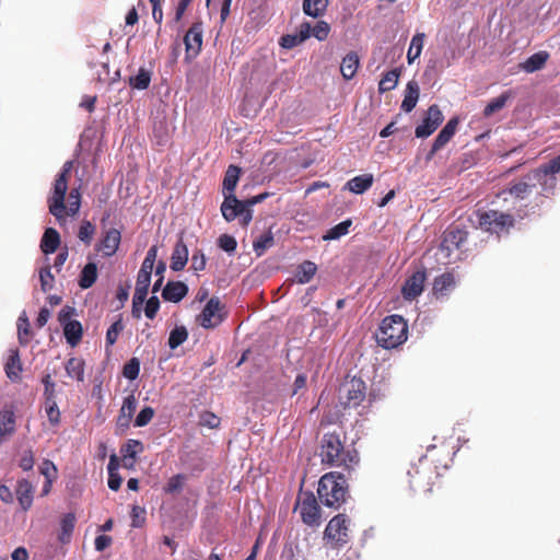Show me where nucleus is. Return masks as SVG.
<instances>
[{"mask_svg":"<svg viewBox=\"0 0 560 560\" xmlns=\"http://www.w3.org/2000/svg\"><path fill=\"white\" fill-rule=\"evenodd\" d=\"M318 456L324 466L339 468L348 476L360 464V455L353 443H347L342 430H334L323 434L318 445Z\"/></svg>","mask_w":560,"mask_h":560,"instance_id":"nucleus-1","label":"nucleus"},{"mask_svg":"<svg viewBox=\"0 0 560 560\" xmlns=\"http://www.w3.org/2000/svg\"><path fill=\"white\" fill-rule=\"evenodd\" d=\"M317 494L325 506L338 510L349 495L345 472L330 471L322 476L318 481Z\"/></svg>","mask_w":560,"mask_h":560,"instance_id":"nucleus-2","label":"nucleus"},{"mask_svg":"<svg viewBox=\"0 0 560 560\" xmlns=\"http://www.w3.org/2000/svg\"><path fill=\"white\" fill-rule=\"evenodd\" d=\"M408 338V324L401 315L386 316L375 332V339L384 349H395Z\"/></svg>","mask_w":560,"mask_h":560,"instance_id":"nucleus-3","label":"nucleus"},{"mask_svg":"<svg viewBox=\"0 0 560 560\" xmlns=\"http://www.w3.org/2000/svg\"><path fill=\"white\" fill-rule=\"evenodd\" d=\"M408 483L415 492H431L439 472L429 455H423L407 472Z\"/></svg>","mask_w":560,"mask_h":560,"instance_id":"nucleus-4","label":"nucleus"},{"mask_svg":"<svg viewBox=\"0 0 560 560\" xmlns=\"http://www.w3.org/2000/svg\"><path fill=\"white\" fill-rule=\"evenodd\" d=\"M559 173L560 154L527 173L525 179L533 182L534 187L539 185L540 194L545 197H549L555 194L558 184L557 174Z\"/></svg>","mask_w":560,"mask_h":560,"instance_id":"nucleus-5","label":"nucleus"},{"mask_svg":"<svg viewBox=\"0 0 560 560\" xmlns=\"http://www.w3.org/2000/svg\"><path fill=\"white\" fill-rule=\"evenodd\" d=\"M477 226L483 232L497 234L509 233L514 226L515 220L511 213L499 210L476 211Z\"/></svg>","mask_w":560,"mask_h":560,"instance_id":"nucleus-6","label":"nucleus"},{"mask_svg":"<svg viewBox=\"0 0 560 560\" xmlns=\"http://www.w3.org/2000/svg\"><path fill=\"white\" fill-rule=\"evenodd\" d=\"M294 512H299L302 522L308 527L317 528L322 524V509L312 491L299 492Z\"/></svg>","mask_w":560,"mask_h":560,"instance_id":"nucleus-7","label":"nucleus"},{"mask_svg":"<svg viewBox=\"0 0 560 560\" xmlns=\"http://www.w3.org/2000/svg\"><path fill=\"white\" fill-rule=\"evenodd\" d=\"M221 212L228 222L238 218L240 224L244 228H246L253 219L252 209L248 208L245 200H238L234 194H228L224 196V200L221 205Z\"/></svg>","mask_w":560,"mask_h":560,"instance_id":"nucleus-8","label":"nucleus"},{"mask_svg":"<svg viewBox=\"0 0 560 560\" xmlns=\"http://www.w3.org/2000/svg\"><path fill=\"white\" fill-rule=\"evenodd\" d=\"M324 538L331 541L335 548H341L349 542V518L346 514H337L328 522Z\"/></svg>","mask_w":560,"mask_h":560,"instance_id":"nucleus-9","label":"nucleus"},{"mask_svg":"<svg viewBox=\"0 0 560 560\" xmlns=\"http://www.w3.org/2000/svg\"><path fill=\"white\" fill-rule=\"evenodd\" d=\"M68 177H65L63 175H57L54 183L52 195L47 200L49 212L58 221L65 219V198L68 190Z\"/></svg>","mask_w":560,"mask_h":560,"instance_id":"nucleus-10","label":"nucleus"},{"mask_svg":"<svg viewBox=\"0 0 560 560\" xmlns=\"http://www.w3.org/2000/svg\"><path fill=\"white\" fill-rule=\"evenodd\" d=\"M223 310L224 305L219 298H211L197 318L199 325L206 329L219 326L226 316L225 313H222Z\"/></svg>","mask_w":560,"mask_h":560,"instance_id":"nucleus-11","label":"nucleus"},{"mask_svg":"<svg viewBox=\"0 0 560 560\" xmlns=\"http://www.w3.org/2000/svg\"><path fill=\"white\" fill-rule=\"evenodd\" d=\"M444 116L436 104L429 106L422 122L416 127L415 135L417 138H428L442 124Z\"/></svg>","mask_w":560,"mask_h":560,"instance_id":"nucleus-12","label":"nucleus"},{"mask_svg":"<svg viewBox=\"0 0 560 560\" xmlns=\"http://www.w3.org/2000/svg\"><path fill=\"white\" fill-rule=\"evenodd\" d=\"M202 23L195 22L184 36L186 57L195 58L199 55L202 46Z\"/></svg>","mask_w":560,"mask_h":560,"instance_id":"nucleus-13","label":"nucleus"},{"mask_svg":"<svg viewBox=\"0 0 560 560\" xmlns=\"http://www.w3.org/2000/svg\"><path fill=\"white\" fill-rule=\"evenodd\" d=\"M425 280L427 273L424 270H417L409 276L401 288L404 299L411 301L418 298L423 292Z\"/></svg>","mask_w":560,"mask_h":560,"instance_id":"nucleus-14","label":"nucleus"},{"mask_svg":"<svg viewBox=\"0 0 560 560\" xmlns=\"http://www.w3.org/2000/svg\"><path fill=\"white\" fill-rule=\"evenodd\" d=\"M458 118L453 117L451 118L446 125L442 128V130L436 136L431 150L427 154V161L432 160V158L435 155L436 152H439L441 149H443L450 140L453 138V136L456 132L457 126H458Z\"/></svg>","mask_w":560,"mask_h":560,"instance_id":"nucleus-15","label":"nucleus"},{"mask_svg":"<svg viewBox=\"0 0 560 560\" xmlns=\"http://www.w3.org/2000/svg\"><path fill=\"white\" fill-rule=\"evenodd\" d=\"M120 242V231L117 229H109L96 245V250L102 252L103 257H112L118 250Z\"/></svg>","mask_w":560,"mask_h":560,"instance_id":"nucleus-16","label":"nucleus"},{"mask_svg":"<svg viewBox=\"0 0 560 560\" xmlns=\"http://www.w3.org/2000/svg\"><path fill=\"white\" fill-rule=\"evenodd\" d=\"M16 418L12 407L0 410V444L8 441L14 433Z\"/></svg>","mask_w":560,"mask_h":560,"instance_id":"nucleus-17","label":"nucleus"},{"mask_svg":"<svg viewBox=\"0 0 560 560\" xmlns=\"http://www.w3.org/2000/svg\"><path fill=\"white\" fill-rule=\"evenodd\" d=\"M467 232L454 226L450 228L444 232L443 240L441 242V249L451 252L453 248H459L467 241Z\"/></svg>","mask_w":560,"mask_h":560,"instance_id":"nucleus-18","label":"nucleus"},{"mask_svg":"<svg viewBox=\"0 0 560 560\" xmlns=\"http://www.w3.org/2000/svg\"><path fill=\"white\" fill-rule=\"evenodd\" d=\"M346 406L357 407L365 398V384L361 380H351L347 385Z\"/></svg>","mask_w":560,"mask_h":560,"instance_id":"nucleus-19","label":"nucleus"},{"mask_svg":"<svg viewBox=\"0 0 560 560\" xmlns=\"http://www.w3.org/2000/svg\"><path fill=\"white\" fill-rule=\"evenodd\" d=\"M137 409V399L135 395H128L125 397L119 415L117 417V427L128 429Z\"/></svg>","mask_w":560,"mask_h":560,"instance_id":"nucleus-20","label":"nucleus"},{"mask_svg":"<svg viewBox=\"0 0 560 560\" xmlns=\"http://www.w3.org/2000/svg\"><path fill=\"white\" fill-rule=\"evenodd\" d=\"M188 293V287L182 281H168L162 291L165 301L178 303Z\"/></svg>","mask_w":560,"mask_h":560,"instance_id":"nucleus-21","label":"nucleus"},{"mask_svg":"<svg viewBox=\"0 0 560 560\" xmlns=\"http://www.w3.org/2000/svg\"><path fill=\"white\" fill-rule=\"evenodd\" d=\"M188 248L180 236L173 248L171 256V269L173 271L183 270L188 261Z\"/></svg>","mask_w":560,"mask_h":560,"instance_id":"nucleus-22","label":"nucleus"},{"mask_svg":"<svg viewBox=\"0 0 560 560\" xmlns=\"http://www.w3.org/2000/svg\"><path fill=\"white\" fill-rule=\"evenodd\" d=\"M141 452H143V444L139 440H128L120 448L124 466L132 467L137 455Z\"/></svg>","mask_w":560,"mask_h":560,"instance_id":"nucleus-23","label":"nucleus"},{"mask_svg":"<svg viewBox=\"0 0 560 560\" xmlns=\"http://www.w3.org/2000/svg\"><path fill=\"white\" fill-rule=\"evenodd\" d=\"M4 371L7 376L11 381L14 382L20 380V375L22 372V363L19 349H11L9 351V357L4 365Z\"/></svg>","mask_w":560,"mask_h":560,"instance_id":"nucleus-24","label":"nucleus"},{"mask_svg":"<svg viewBox=\"0 0 560 560\" xmlns=\"http://www.w3.org/2000/svg\"><path fill=\"white\" fill-rule=\"evenodd\" d=\"M60 245V235L54 228H47L40 241V249L45 255L55 253Z\"/></svg>","mask_w":560,"mask_h":560,"instance_id":"nucleus-25","label":"nucleus"},{"mask_svg":"<svg viewBox=\"0 0 560 560\" xmlns=\"http://www.w3.org/2000/svg\"><path fill=\"white\" fill-rule=\"evenodd\" d=\"M373 182L374 177L370 173L358 175L347 182L346 189L353 194L361 195L371 188Z\"/></svg>","mask_w":560,"mask_h":560,"instance_id":"nucleus-26","label":"nucleus"},{"mask_svg":"<svg viewBox=\"0 0 560 560\" xmlns=\"http://www.w3.org/2000/svg\"><path fill=\"white\" fill-rule=\"evenodd\" d=\"M33 492H34L33 486L28 480L22 479L18 482V487H16L18 501L24 511H27L32 506Z\"/></svg>","mask_w":560,"mask_h":560,"instance_id":"nucleus-27","label":"nucleus"},{"mask_svg":"<svg viewBox=\"0 0 560 560\" xmlns=\"http://www.w3.org/2000/svg\"><path fill=\"white\" fill-rule=\"evenodd\" d=\"M360 66V58L355 51L348 52L341 61L340 72L345 80H351Z\"/></svg>","mask_w":560,"mask_h":560,"instance_id":"nucleus-28","label":"nucleus"},{"mask_svg":"<svg viewBox=\"0 0 560 560\" xmlns=\"http://www.w3.org/2000/svg\"><path fill=\"white\" fill-rule=\"evenodd\" d=\"M419 85L416 81H409L405 90V96L401 103V109L410 113L417 105L419 100Z\"/></svg>","mask_w":560,"mask_h":560,"instance_id":"nucleus-29","label":"nucleus"},{"mask_svg":"<svg viewBox=\"0 0 560 560\" xmlns=\"http://www.w3.org/2000/svg\"><path fill=\"white\" fill-rule=\"evenodd\" d=\"M317 271V266L311 260H304L296 267L294 279L300 284L308 283Z\"/></svg>","mask_w":560,"mask_h":560,"instance_id":"nucleus-30","label":"nucleus"},{"mask_svg":"<svg viewBox=\"0 0 560 560\" xmlns=\"http://www.w3.org/2000/svg\"><path fill=\"white\" fill-rule=\"evenodd\" d=\"M455 285V276L452 272H445L434 279L433 291L435 294L446 295Z\"/></svg>","mask_w":560,"mask_h":560,"instance_id":"nucleus-31","label":"nucleus"},{"mask_svg":"<svg viewBox=\"0 0 560 560\" xmlns=\"http://www.w3.org/2000/svg\"><path fill=\"white\" fill-rule=\"evenodd\" d=\"M84 360L78 357L70 358L65 365L67 375L73 380H77L78 382L84 381Z\"/></svg>","mask_w":560,"mask_h":560,"instance_id":"nucleus-32","label":"nucleus"},{"mask_svg":"<svg viewBox=\"0 0 560 560\" xmlns=\"http://www.w3.org/2000/svg\"><path fill=\"white\" fill-rule=\"evenodd\" d=\"M63 335L67 342L71 347H75L82 339L83 328L79 320H72L71 323H66L63 326Z\"/></svg>","mask_w":560,"mask_h":560,"instance_id":"nucleus-33","label":"nucleus"},{"mask_svg":"<svg viewBox=\"0 0 560 560\" xmlns=\"http://www.w3.org/2000/svg\"><path fill=\"white\" fill-rule=\"evenodd\" d=\"M97 280V266L95 262H88L81 270L79 277V287L81 289L91 288Z\"/></svg>","mask_w":560,"mask_h":560,"instance_id":"nucleus-34","label":"nucleus"},{"mask_svg":"<svg viewBox=\"0 0 560 560\" xmlns=\"http://www.w3.org/2000/svg\"><path fill=\"white\" fill-rule=\"evenodd\" d=\"M329 5V0H303V12L312 18L324 15Z\"/></svg>","mask_w":560,"mask_h":560,"instance_id":"nucleus-35","label":"nucleus"},{"mask_svg":"<svg viewBox=\"0 0 560 560\" xmlns=\"http://www.w3.org/2000/svg\"><path fill=\"white\" fill-rule=\"evenodd\" d=\"M75 515L73 513H67L63 515L60 522V534L58 539L62 544H67L70 541L74 526H75Z\"/></svg>","mask_w":560,"mask_h":560,"instance_id":"nucleus-36","label":"nucleus"},{"mask_svg":"<svg viewBox=\"0 0 560 560\" xmlns=\"http://www.w3.org/2000/svg\"><path fill=\"white\" fill-rule=\"evenodd\" d=\"M241 168L236 165H230L225 171L223 178V194H233L240 179Z\"/></svg>","mask_w":560,"mask_h":560,"instance_id":"nucleus-37","label":"nucleus"},{"mask_svg":"<svg viewBox=\"0 0 560 560\" xmlns=\"http://www.w3.org/2000/svg\"><path fill=\"white\" fill-rule=\"evenodd\" d=\"M548 58L549 54L547 51H538L526 59V61L523 63V69L527 73L538 71L545 66Z\"/></svg>","mask_w":560,"mask_h":560,"instance_id":"nucleus-38","label":"nucleus"},{"mask_svg":"<svg viewBox=\"0 0 560 560\" xmlns=\"http://www.w3.org/2000/svg\"><path fill=\"white\" fill-rule=\"evenodd\" d=\"M533 188V182L525 179L524 176L522 180L511 184L508 191L515 198L524 199L532 192Z\"/></svg>","mask_w":560,"mask_h":560,"instance_id":"nucleus-39","label":"nucleus"},{"mask_svg":"<svg viewBox=\"0 0 560 560\" xmlns=\"http://www.w3.org/2000/svg\"><path fill=\"white\" fill-rule=\"evenodd\" d=\"M129 85L136 90H145L151 83V72L144 68H140L136 75L129 77Z\"/></svg>","mask_w":560,"mask_h":560,"instance_id":"nucleus-40","label":"nucleus"},{"mask_svg":"<svg viewBox=\"0 0 560 560\" xmlns=\"http://www.w3.org/2000/svg\"><path fill=\"white\" fill-rule=\"evenodd\" d=\"M424 33H417L411 38L410 46L407 52L408 63H412L417 58L420 57L424 44Z\"/></svg>","mask_w":560,"mask_h":560,"instance_id":"nucleus-41","label":"nucleus"},{"mask_svg":"<svg viewBox=\"0 0 560 560\" xmlns=\"http://www.w3.org/2000/svg\"><path fill=\"white\" fill-rule=\"evenodd\" d=\"M400 75V71L398 69H393L387 71L378 83V92L385 93L392 91L396 88L398 83V79Z\"/></svg>","mask_w":560,"mask_h":560,"instance_id":"nucleus-42","label":"nucleus"},{"mask_svg":"<svg viewBox=\"0 0 560 560\" xmlns=\"http://www.w3.org/2000/svg\"><path fill=\"white\" fill-rule=\"evenodd\" d=\"M31 324L25 313L18 318V338L21 346H27L31 338Z\"/></svg>","mask_w":560,"mask_h":560,"instance_id":"nucleus-43","label":"nucleus"},{"mask_svg":"<svg viewBox=\"0 0 560 560\" xmlns=\"http://www.w3.org/2000/svg\"><path fill=\"white\" fill-rule=\"evenodd\" d=\"M352 225V220L347 219L337 225L329 229L326 234L323 236L324 241H332L338 240L343 235H347L349 233V229Z\"/></svg>","mask_w":560,"mask_h":560,"instance_id":"nucleus-44","label":"nucleus"},{"mask_svg":"<svg viewBox=\"0 0 560 560\" xmlns=\"http://www.w3.org/2000/svg\"><path fill=\"white\" fill-rule=\"evenodd\" d=\"M81 207V192L80 187L72 188L68 196V206L65 210V217L70 215L74 217L80 211Z\"/></svg>","mask_w":560,"mask_h":560,"instance_id":"nucleus-45","label":"nucleus"},{"mask_svg":"<svg viewBox=\"0 0 560 560\" xmlns=\"http://www.w3.org/2000/svg\"><path fill=\"white\" fill-rule=\"evenodd\" d=\"M273 243H275L273 234L269 230V231L265 232L264 234H261L256 241H254L253 247H254L255 253L258 256H261L266 252V249L270 248L273 245Z\"/></svg>","mask_w":560,"mask_h":560,"instance_id":"nucleus-46","label":"nucleus"},{"mask_svg":"<svg viewBox=\"0 0 560 560\" xmlns=\"http://www.w3.org/2000/svg\"><path fill=\"white\" fill-rule=\"evenodd\" d=\"M188 338V331L185 326H176L170 332L168 347L174 350L183 345Z\"/></svg>","mask_w":560,"mask_h":560,"instance_id":"nucleus-47","label":"nucleus"},{"mask_svg":"<svg viewBox=\"0 0 560 560\" xmlns=\"http://www.w3.org/2000/svg\"><path fill=\"white\" fill-rule=\"evenodd\" d=\"M151 278L148 277H137L136 289L133 293V298L138 303H143L148 295V290L150 285Z\"/></svg>","mask_w":560,"mask_h":560,"instance_id":"nucleus-48","label":"nucleus"},{"mask_svg":"<svg viewBox=\"0 0 560 560\" xmlns=\"http://www.w3.org/2000/svg\"><path fill=\"white\" fill-rule=\"evenodd\" d=\"M125 325L121 316L115 320L106 331V346L112 347L116 343L119 334L124 330Z\"/></svg>","mask_w":560,"mask_h":560,"instance_id":"nucleus-49","label":"nucleus"},{"mask_svg":"<svg viewBox=\"0 0 560 560\" xmlns=\"http://www.w3.org/2000/svg\"><path fill=\"white\" fill-rule=\"evenodd\" d=\"M40 290L46 293L54 288L55 277L51 273V267L49 265L40 268L39 270Z\"/></svg>","mask_w":560,"mask_h":560,"instance_id":"nucleus-50","label":"nucleus"},{"mask_svg":"<svg viewBox=\"0 0 560 560\" xmlns=\"http://www.w3.org/2000/svg\"><path fill=\"white\" fill-rule=\"evenodd\" d=\"M221 424V419L212 411H202L199 416V425L209 429H218Z\"/></svg>","mask_w":560,"mask_h":560,"instance_id":"nucleus-51","label":"nucleus"},{"mask_svg":"<svg viewBox=\"0 0 560 560\" xmlns=\"http://www.w3.org/2000/svg\"><path fill=\"white\" fill-rule=\"evenodd\" d=\"M45 410L51 425H57L60 423V411L56 399L45 400Z\"/></svg>","mask_w":560,"mask_h":560,"instance_id":"nucleus-52","label":"nucleus"},{"mask_svg":"<svg viewBox=\"0 0 560 560\" xmlns=\"http://www.w3.org/2000/svg\"><path fill=\"white\" fill-rule=\"evenodd\" d=\"M94 233L95 226L90 221H82L78 232L79 240L82 241L84 244L90 245Z\"/></svg>","mask_w":560,"mask_h":560,"instance_id":"nucleus-53","label":"nucleus"},{"mask_svg":"<svg viewBox=\"0 0 560 560\" xmlns=\"http://www.w3.org/2000/svg\"><path fill=\"white\" fill-rule=\"evenodd\" d=\"M186 477L182 474H177L171 477L164 487V492L168 494H174L179 492L185 483Z\"/></svg>","mask_w":560,"mask_h":560,"instance_id":"nucleus-54","label":"nucleus"},{"mask_svg":"<svg viewBox=\"0 0 560 560\" xmlns=\"http://www.w3.org/2000/svg\"><path fill=\"white\" fill-rule=\"evenodd\" d=\"M508 98L509 96L506 94H502L499 97L491 100L485 107L483 115L489 117L495 112L502 109L505 106Z\"/></svg>","mask_w":560,"mask_h":560,"instance_id":"nucleus-55","label":"nucleus"},{"mask_svg":"<svg viewBox=\"0 0 560 560\" xmlns=\"http://www.w3.org/2000/svg\"><path fill=\"white\" fill-rule=\"evenodd\" d=\"M139 373H140V362H139V360L137 358L130 359L124 365L122 375L126 378H128L130 381H133V380H136L139 376Z\"/></svg>","mask_w":560,"mask_h":560,"instance_id":"nucleus-56","label":"nucleus"},{"mask_svg":"<svg viewBox=\"0 0 560 560\" xmlns=\"http://www.w3.org/2000/svg\"><path fill=\"white\" fill-rule=\"evenodd\" d=\"M218 246L222 250H224L229 254H233L236 250L237 242H236L235 237H233L232 235L222 234L218 238Z\"/></svg>","mask_w":560,"mask_h":560,"instance_id":"nucleus-57","label":"nucleus"},{"mask_svg":"<svg viewBox=\"0 0 560 560\" xmlns=\"http://www.w3.org/2000/svg\"><path fill=\"white\" fill-rule=\"evenodd\" d=\"M154 409L152 407H144L140 410L135 420V427H144L147 425L154 417Z\"/></svg>","mask_w":560,"mask_h":560,"instance_id":"nucleus-58","label":"nucleus"},{"mask_svg":"<svg viewBox=\"0 0 560 560\" xmlns=\"http://www.w3.org/2000/svg\"><path fill=\"white\" fill-rule=\"evenodd\" d=\"M131 526L135 528L142 527L145 522V510L138 505H133L130 513Z\"/></svg>","mask_w":560,"mask_h":560,"instance_id":"nucleus-59","label":"nucleus"},{"mask_svg":"<svg viewBox=\"0 0 560 560\" xmlns=\"http://www.w3.org/2000/svg\"><path fill=\"white\" fill-rule=\"evenodd\" d=\"M330 32V26L325 21H318L313 27H312V35L317 38L318 40H325Z\"/></svg>","mask_w":560,"mask_h":560,"instance_id":"nucleus-60","label":"nucleus"},{"mask_svg":"<svg viewBox=\"0 0 560 560\" xmlns=\"http://www.w3.org/2000/svg\"><path fill=\"white\" fill-rule=\"evenodd\" d=\"M207 259L201 249H196L191 257V268L195 271H202L206 269Z\"/></svg>","mask_w":560,"mask_h":560,"instance_id":"nucleus-61","label":"nucleus"},{"mask_svg":"<svg viewBox=\"0 0 560 560\" xmlns=\"http://www.w3.org/2000/svg\"><path fill=\"white\" fill-rule=\"evenodd\" d=\"M42 383L44 384V397L45 400L47 399H56V392H55V383L51 380L50 374H46L42 378Z\"/></svg>","mask_w":560,"mask_h":560,"instance_id":"nucleus-62","label":"nucleus"},{"mask_svg":"<svg viewBox=\"0 0 560 560\" xmlns=\"http://www.w3.org/2000/svg\"><path fill=\"white\" fill-rule=\"evenodd\" d=\"M160 308V300L158 296H151L145 304L144 314L148 318L153 319Z\"/></svg>","mask_w":560,"mask_h":560,"instance_id":"nucleus-63","label":"nucleus"},{"mask_svg":"<svg viewBox=\"0 0 560 560\" xmlns=\"http://www.w3.org/2000/svg\"><path fill=\"white\" fill-rule=\"evenodd\" d=\"M302 43L303 42L300 40V37L298 34H292V35L288 34L280 38V46L283 48H287V49H291Z\"/></svg>","mask_w":560,"mask_h":560,"instance_id":"nucleus-64","label":"nucleus"}]
</instances>
